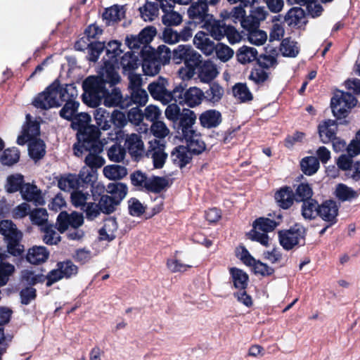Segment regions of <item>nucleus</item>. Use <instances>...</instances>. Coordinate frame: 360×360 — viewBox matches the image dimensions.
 Instances as JSON below:
<instances>
[{
    "mask_svg": "<svg viewBox=\"0 0 360 360\" xmlns=\"http://www.w3.org/2000/svg\"><path fill=\"white\" fill-rule=\"evenodd\" d=\"M168 184V181L165 178L159 176L148 177L146 191L159 193L162 191Z\"/></svg>",
    "mask_w": 360,
    "mask_h": 360,
    "instance_id": "obj_51",
    "label": "nucleus"
},
{
    "mask_svg": "<svg viewBox=\"0 0 360 360\" xmlns=\"http://www.w3.org/2000/svg\"><path fill=\"white\" fill-rule=\"evenodd\" d=\"M125 155L126 150L124 148L119 144H114L108 150V157L112 162H122L124 159Z\"/></svg>",
    "mask_w": 360,
    "mask_h": 360,
    "instance_id": "obj_56",
    "label": "nucleus"
},
{
    "mask_svg": "<svg viewBox=\"0 0 360 360\" xmlns=\"http://www.w3.org/2000/svg\"><path fill=\"white\" fill-rule=\"evenodd\" d=\"M294 199L292 191L288 187L281 188L275 194L278 205L283 209L289 208L292 205Z\"/></svg>",
    "mask_w": 360,
    "mask_h": 360,
    "instance_id": "obj_36",
    "label": "nucleus"
},
{
    "mask_svg": "<svg viewBox=\"0 0 360 360\" xmlns=\"http://www.w3.org/2000/svg\"><path fill=\"white\" fill-rule=\"evenodd\" d=\"M70 90H74L72 85L63 86L53 83L35 98L33 104L37 108L45 110L58 107L69 98Z\"/></svg>",
    "mask_w": 360,
    "mask_h": 360,
    "instance_id": "obj_2",
    "label": "nucleus"
},
{
    "mask_svg": "<svg viewBox=\"0 0 360 360\" xmlns=\"http://www.w3.org/2000/svg\"><path fill=\"white\" fill-rule=\"evenodd\" d=\"M79 179L75 174H69L62 176L58 181V187L65 191L78 188Z\"/></svg>",
    "mask_w": 360,
    "mask_h": 360,
    "instance_id": "obj_47",
    "label": "nucleus"
},
{
    "mask_svg": "<svg viewBox=\"0 0 360 360\" xmlns=\"http://www.w3.org/2000/svg\"><path fill=\"white\" fill-rule=\"evenodd\" d=\"M183 139L187 143L188 149L194 154H200L205 150V143L202 139L201 134L196 130Z\"/></svg>",
    "mask_w": 360,
    "mask_h": 360,
    "instance_id": "obj_24",
    "label": "nucleus"
},
{
    "mask_svg": "<svg viewBox=\"0 0 360 360\" xmlns=\"http://www.w3.org/2000/svg\"><path fill=\"white\" fill-rule=\"evenodd\" d=\"M306 230L300 224H296L288 230L278 232L279 242L282 247L290 250L298 245H303L305 243Z\"/></svg>",
    "mask_w": 360,
    "mask_h": 360,
    "instance_id": "obj_5",
    "label": "nucleus"
},
{
    "mask_svg": "<svg viewBox=\"0 0 360 360\" xmlns=\"http://www.w3.org/2000/svg\"><path fill=\"white\" fill-rule=\"evenodd\" d=\"M317 202L313 199L304 201L302 206V214L306 219H311L319 215Z\"/></svg>",
    "mask_w": 360,
    "mask_h": 360,
    "instance_id": "obj_46",
    "label": "nucleus"
},
{
    "mask_svg": "<svg viewBox=\"0 0 360 360\" xmlns=\"http://www.w3.org/2000/svg\"><path fill=\"white\" fill-rule=\"evenodd\" d=\"M57 224L60 233L65 232L69 226L78 229L84 224V216L77 212H72L70 214L61 212L57 217Z\"/></svg>",
    "mask_w": 360,
    "mask_h": 360,
    "instance_id": "obj_10",
    "label": "nucleus"
},
{
    "mask_svg": "<svg viewBox=\"0 0 360 360\" xmlns=\"http://www.w3.org/2000/svg\"><path fill=\"white\" fill-rule=\"evenodd\" d=\"M125 13L124 6L113 5L105 10L103 13V20L107 25H111L122 20Z\"/></svg>",
    "mask_w": 360,
    "mask_h": 360,
    "instance_id": "obj_21",
    "label": "nucleus"
},
{
    "mask_svg": "<svg viewBox=\"0 0 360 360\" xmlns=\"http://www.w3.org/2000/svg\"><path fill=\"white\" fill-rule=\"evenodd\" d=\"M160 4L165 13L162 17V22L167 27L177 26L181 23L182 16L172 10L174 7L172 4H169V1H167V2H160Z\"/></svg>",
    "mask_w": 360,
    "mask_h": 360,
    "instance_id": "obj_16",
    "label": "nucleus"
},
{
    "mask_svg": "<svg viewBox=\"0 0 360 360\" xmlns=\"http://www.w3.org/2000/svg\"><path fill=\"white\" fill-rule=\"evenodd\" d=\"M28 151L30 157L35 160H39L45 155V144L43 141L40 139L33 140L30 141L28 146Z\"/></svg>",
    "mask_w": 360,
    "mask_h": 360,
    "instance_id": "obj_45",
    "label": "nucleus"
},
{
    "mask_svg": "<svg viewBox=\"0 0 360 360\" xmlns=\"http://www.w3.org/2000/svg\"><path fill=\"white\" fill-rule=\"evenodd\" d=\"M30 217L32 222L41 227L47 225L48 213L44 208H37L30 213Z\"/></svg>",
    "mask_w": 360,
    "mask_h": 360,
    "instance_id": "obj_55",
    "label": "nucleus"
},
{
    "mask_svg": "<svg viewBox=\"0 0 360 360\" xmlns=\"http://www.w3.org/2000/svg\"><path fill=\"white\" fill-rule=\"evenodd\" d=\"M106 191L108 193H110L115 200L118 203L125 198L127 194L128 188L126 184L123 183L116 182L110 183L108 185Z\"/></svg>",
    "mask_w": 360,
    "mask_h": 360,
    "instance_id": "obj_39",
    "label": "nucleus"
},
{
    "mask_svg": "<svg viewBox=\"0 0 360 360\" xmlns=\"http://www.w3.org/2000/svg\"><path fill=\"white\" fill-rule=\"evenodd\" d=\"M280 50L283 56L294 58L299 53L300 47L296 41L290 38H285L281 42Z\"/></svg>",
    "mask_w": 360,
    "mask_h": 360,
    "instance_id": "obj_43",
    "label": "nucleus"
},
{
    "mask_svg": "<svg viewBox=\"0 0 360 360\" xmlns=\"http://www.w3.org/2000/svg\"><path fill=\"white\" fill-rule=\"evenodd\" d=\"M71 202L75 207L83 209L87 205L91 198L94 201L96 199L94 198L93 191H87L85 189L76 188L71 193Z\"/></svg>",
    "mask_w": 360,
    "mask_h": 360,
    "instance_id": "obj_19",
    "label": "nucleus"
},
{
    "mask_svg": "<svg viewBox=\"0 0 360 360\" xmlns=\"http://www.w3.org/2000/svg\"><path fill=\"white\" fill-rule=\"evenodd\" d=\"M162 65L161 62L157 59V57L152 54L146 58L144 57L142 69L145 75L154 76L160 72Z\"/></svg>",
    "mask_w": 360,
    "mask_h": 360,
    "instance_id": "obj_37",
    "label": "nucleus"
},
{
    "mask_svg": "<svg viewBox=\"0 0 360 360\" xmlns=\"http://www.w3.org/2000/svg\"><path fill=\"white\" fill-rule=\"evenodd\" d=\"M19 158L20 153L16 148H7L1 157V162L5 165H12L18 161Z\"/></svg>",
    "mask_w": 360,
    "mask_h": 360,
    "instance_id": "obj_57",
    "label": "nucleus"
},
{
    "mask_svg": "<svg viewBox=\"0 0 360 360\" xmlns=\"http://www.w3.org/2000/svg\"><path fill=\"white\" fill-rule=\"evenodd\" d=\"M22 198L29 202H32L35 205H43L45 200L40 189L37 186L31 184H25L20 189Z\"/></svg>",
    "mask_w": 360,
    "mask_h": 360,
    "instance_id": "obj_15",
    "label": "nucleus"
},
{
    "mask_svg": "<svg viewBox=\"0 0 360 360\" xmlns=\"http://www.w3.org/2000/svg\"><path fill=\"white\" fill-rule=\"evenodd\" d=\"M57 266H58L63 277L65 278H70L77 274V266L75 265L71 261L59 262L58 263Z\"/></svg>",
    "mask_w": 360,
    "mask_h": 360,
    "instance_id": "obj_63",
    "label": "nucleus"
},
{
    "mask_svg": "<svg viewBox=\"0 0 360 360\" xmlns=\"http://www.w3.org/2000/svg\"><path fill=\"white\" fill-rule=\"evenodd\" d=\"M0 233L2 234L6 240H20L22 233L19 231L16 226L11 220H3L0 221Z\"/></svg>",
    "mask_w": 360,
    "mask_h": 360,
    "instance_id": "obj_32",
    "label": "nucleus"
},
{
    "mask_svg": "<svg viewBox=\"0 0 360 360\" xmlns=\"http://www.w3.org/2000/svg\"><path fill=\"white\" fill-rule=\"evenodd\" d=\"M148 98V94L144 89H136L131 91V101L134 104H138L141 106L145 105Z\"/></svg>",
    "mask_w": 360,
    "mask_h": 360,
    "instance_id": "obj_64",
    "label": "nucleus"
},
{
    "mask_svg": "<svg viewBox=\"0 0 360 360\" xmlns=\"http://www.w3.org/2000/svg\"><path fill=\"white\" fill-rule=\"evenodd\" d=\"M229 272L236 288L245 290L248 285V275L243 270L236 267L229 269Z\"/></svg>",
    "mask_w": 360,
    "mask_h": 360,
    "instance_id": "obj_38",
    "label": "nucleus"
},
{
    "mask_svg": "<svg viewBox=\"0 0 360 360\" xmlns=\"http://www.w3.org/2000/svg\"><path fill=\"white\" fill-rule=\"evenodd\" d=\"M117 82L111 83L104 79L101 74L98 76L88 77L84 82L82 87L84 89L83 101L91 107H96L104 99V105L107 107L120 105L124 108L128 107L129 104L122 101V94L120 90L113 89L111 93H108L105 84L112 86Z\"/></svg>",
    "mask_w": 360,
    "mask_h": 360,
    "instance_id": "obj_1",
    "label": "nucleus"
},
{
    "mask_svg": "<svg viewBox=\"0 0 360 360\" xmlns=\"http://www.w3.org/2000/svg\"><path fill=\"white\" fill-rule=\"evenodd\" d=\"M8 257L6 252L0 250V287L6 285L15 271V266L6 262Z\"/></svg>",
    "mask_w": 360,
    "mask_h": 360,
    "instance_id": "obj_20",
    "label": "nucleus"
},
{
    "mask_svg": "<svg viewBox=\"0 0 360 360\" xmlns=\"http://www.w3.org/2000/svg\"><path fill=\"white\" fill-rule=\"evenodd\" d=\"M337 131V124L335 121L328 120L320 124L319 133L323 143H327L335 137Z\"/></svg>",
    "mask_w": 360,
    "mask_h": 360,
    "instance_id": "obj_30",
    "label": "nucleus"
},
{
    "mask_svg": "<svg viewBox=\"0 0 360 360\" xmlns=\"http://www.w3.org/2000/svg\"><path fill=\"white\" fill-rule=\"evenodd\" d=\"M139 11L144 21H153L158 16L159 9L157 4L146 2Z\"/></svg>",
    "mask_w": 360,
    "mask_h": 360,
    "instance_id": "obj_49",
    "label": "nucleus"
},
{
    "mask_svg": "<svg viewBox=\"0 0 360 360\" xmlns=\"http://www.w3.org/2000/svg\"><path fill=\"white\" fill-rule=\"evenodd\" d=\"M150 130L155 137L160 139L166 137L169 133V129L165 123L160 120L153 122Z\"/></svg>",
    "mask_w": 360,
    "mask_h": 360,
    "instance_id": "obj_62",
    "label": "nucleus"
},
{
    "mask_svg": "<svg viewBox=\"0 0 360 360\" xmlns=\"http://www.w3.org/2000/svg\"><path fill=\"white\" fill-rule=\"evenodd\" d=\"M167 80L160 77L158 80L150 83L148 86V89L154 99L160 101L164 105H167L171 102V97L167 90Z\"/></svg>",
    "mask_w": 360,
    "mask_h": 360,
    "instance_id": "obj_11",
    "label": "nucleus"
},
{
    "mask_svg": "<svg viewBox=\"0 0 360 360\" xmlns=\"http://www.w3.org/2000/svg\"><path fill=\"white\" fill-rule=\"evenodd\" d=\"M103 174L109 179H120L127 174V169L121 165H112L104 167Z\"/></svg>",
    "mask_w": 360,
    "mask_h": 360,
    "instance_id": "obj_44",
    "label": "nucleus"
},
{
    "mask_svg": "<svg viewBox=\"0 0 360 360\" xmlns=\"http://www.w3.org/2000/svg\"><path fill=\"white\" fill-rule=\"evenodd\" d=\"M224 89L218 84L213 83L204 93V98L213 103L219 102L224 95Z\"/></svg>",
    "mask_w": 360,
    "mask_h": 360,
    "instance_id": "obj_50",
    "label": "nucleus"
},
{
    "mask_svg": "<svg viewBox=\"0 0 360 360\" xmlns=\"http://www.w3.org/2000/svg\"><path fill=\"white\" fill-rule=\"evenodd\" d=\"M218 73L216 65L210 60L203 62L198 68V77L203 83L211 82Z\"/></svg>",
    "mask_w": 360,
    "mask_h": 360,
    "instance_id": "obj_27",
    "label": "nucleus"
},
{
    "mask_svg": "<svg viewBox=\"0 0 360 360\" xmlns=\"http://www.w3.org/2000/svg\"><path fill=\"white\" fill-rule=\"evenodd\" d=\"M184 104L194 108L201 103L204 98V92L199 88L190 87L184 93Z\"/></svg>",
    "mask_w": 360,
    "mask_h": 360,
    "instance_id": "obj_34",
    "label": "nucleus"
},
{
    "mask_svg": "<svg viewBox=\"0 0 360 360\" xmlns=\"http://www.w3.org/2000/svg\"><path fill=\"white\" fill-rule=\"evenodd\" d=\"M30 115H26V124L22 128V134L17 139L19 145L36 140L39 135V124L35 121H32Z\"/></svg>",
    "mask_w": 360,
    "mask_h": 360,
    "instance_id": "obj_13",
    "label": "nucleus"
},
{
    "mask_svg": "<svg viewBox=\"0 0 360 360\" xmlns=\"http://www.w3.org/2000/svg\"><path fill=\"white\" fill-rule=\"evenodd\" d=\"M121 43L118 41H110L106 47L107 58H103V66H102L99 74H101L104 79L111 83L119 82L120 75L116 71L117 65V57L122 52L120 49Z\"/></svg>",
    "mask_w": 360,
    "mask_h": 360,
    "instance_id": "obj_4",
    "label": "nucleus"
},
{
    "mask_svg": "<svg viewBox=\"0 0 360 360\" xmlns=\"http://www.w3.org/2000/svg\"><path fill=\"white\" fill-rule=\"evenodd\" d=\"M267 39V34L264 31L256 29L249 32V41L256 46L263 45Z\"/></svg>",
    "mask_w": 360,
    "mask_h": 360,
    "instance_id": "obj_61",
    "label": "nucleus"
},
{
    "mask_svg": "<svg viewBox=\"0 0 360 360\" xmlns=\"http://www.w3.org/2000/svg\"><path fill=\"white\" fill-rule=\"evenodd\" d=\"M125 146L131 156L139 157L142 155L144 150V144L139 134H131L125 141Z\"/></svg>",
    "mask_w": 360,
    "mask_h": 360,
    "instance_id": "obj_28",
    "label": "nucleus"
},
{
    "mask_svg": "<svg viewBox=\"0 0 360 360\" xmlns=\"http://www.w3.org/2000/svg\"><path fill=\"white\" fill-rule=\"evenodd\" d=\"M94 118L96 124L103 130L110 128V117L111 115L105 109L98 108L94 110Z\"/></svg>",
    "mask_w": 360,
    "mask_h": 360,
    "instance_id": "obj_42",
    "label": "nucleus"
},
{
    "mask_svg": "<svg viewBox=\"0 0 360 360\" xmlns=\"http://www.w3.org/2000/svg\"><path fill=\"white\" fill-rule=\"evenodd\" d=\"M171 159L174 165L180 168L184 167L191 160V152L187 147L179 146L174 148Z\"/></svg>",
    "mask_w": 360,
    "mask_h": 360,
    "instance_id": "obj_25",
    "label": "nucleus"
},
{
    "mask_svg": "<svg viewBox=\"0 0 360 360\" xmlns=\"http://www.w3.org/2000/svg\"><path fill=\"white\" fill-rule=\"evenodd\" d=\"M201 56L190 45H179L172 52V60L176 64L184 63L198 64Z\"/></svg>",
    "mask_w": 360,
    "mask_h": 360,
    "instance_id": "obj_9",
    "label": "nucleus"
},
{
    "mask_svg": "<svg viewBox=\"0 0 360 360\" xmlns=\"http://www.w3.org/2000/svg\"><path fill=\"white\" fill-rule=\"evenodd\" d=\"M49 257V252L44 246H33L27 251L26 259L32 264L45 262Z\"/></svg>",
    "mask_w": 360,
    "mask_h": 360,
    "instance_id": "obj_26",
    "label": "nucleus"
},
{
    "mask_svg": "<svg viewBox=\"0 0 360 360\" xmlns=\"http://www.w3.org/2000/svg\"><path fill=\"white\" fill-rule=\"evenodd\" d=\"M277 225L278 224L271 219L259 218L254 221L253 229L248 233L249 238L264 246H268L269 238L267 233L274 231Z\"/></svg>",
    "mask_w": 360,
    "mask_h": 360,
    "instance_id": "obj_6",
    "label": "nucleus"
},
{
    "mask_svg": "<svg viewBox=\"0 0 360 360\" xmlns=\"http://www.w3.org/2000/svg\"><path fill=\"white\" fill-rule=\"evenodd\" d=\"M234 97L240 102H247L252 100V94L245 84H236L233 88Z\"/></svg>",
    "mask_w": 360,
    "mask_h": 360,
    "instance_id": "obj_52",
    "label": "nucleus"
},
{
    "mask_svg": "<svg viewBox=\"0 0 360 360\" xmlns=\"http://www.w3.org/2000/svg\"><path fill=\"white\" fill-rule=\"evenodd\" d=\"M205 27L210 35L219 41L225 37L227 26L223 21L210 19L205 22Z\"/></svg>",
    "mask_w": 360,
    "mask_h": 360,
    "instance_id": "obj_35",
    "label": "nucleus"
},
{
    "mask_svg": "<svg viewBox=\"0 0 360 360\" xmlns=\"http://www.w3.org/2000/svg\"><path fill=\"white\" fill-rule=\"evenodd\" d=\"M335 194L337 198L342 201L349 200L357 196L356 191L342 184H340L337 186Z\"/></svg>",
    "mask_w": 360,
    "mask_h": 360,
    "instance_id": "obj_59",
    "label": "nucleus"
},
{
    "mask_svg": "<svg viewBox=\"0 0 360 360\" xmlns=\"http://www.w3.org/2000/svg\"><path fill=\"white\" fill-rule=\"evenodd\" d=\"M41 230L44 233L43 240L46 244L56 245L60 240V236L53 225H44Z\"/></svg>",
    "mask_w": 360,
    "mask_h": 360,
    "instance_id": "obj_40",
    "label": "nucleus"
},
{
    "mask_svg": "<svg viewBox=\"0 0 360 360\" xmlns=\"http://www.w3.org/2000/svg\"><path fill=\"white\" fill-rule=\"evenodd\" d=\"M319 165L317 158L313 156L303 158L300 163L302 172L307 175L315 174L319 168Z\"/></svg>",
    "mask_w": 360,
    "mask_h": 360,
    "instance_id": "obj_48",
    "label": "nucleus"
},
{
    "mask_svg": "<svg viewBox=\"0 0 360 360\" xmlns=\"http://www.w3.org/2000/svg\"><path fill=\"white\" fill-rule=\"evenodd\" d=\"M117 223L113 217H108L104 221L103 226L99 230L101 240L111 241L115 238Z\"/></svg>",
    "mask_w": 360,
    "mask_h": 360,
    "instance_id": "obj_33",
    "label": "nucleus"
},
{
    "mask_svg": "<svg viewBox=\"0 0 360 360\" xmlns=\"http://www.w3.org/2000/svg\"><path fill=\"white\" fill-rule=\"evenodd\" d=\"M149 148L147 151V156L153 160L155 168H162L167 158L165 152V144L161 140H151L149 142Z\"/></svg>",
    "mask_w": 360,
    "mask_h": 360,
    "instance_id": "obj_12",
    "label": "nucleus"
},
{
    "mask_svg": "<svg viewBox=\"0 0 360 360\" xmlns=\"http://www.w3.org/2000/svg\"><path fill=\"white\" fill-rule=\"evenodd\" d=\"M312 195L311 187L308 184L302 183L297 186L294 198L297 201L304 202L311 199Z\"/></svg>",
    "mask_w": 360,
    "mask_h": 360,
    "instance_id": "obj_58",
    "label": "nucleus"
},
{
    "mask_svg": "<svg viewBox=\"0 0 360 360\" xmlns=\"http://www.w3.org/2000/svg\"><path fill=\"white\" fill-rule=\"evenodd\" d=\"M193 43L197 49L207 56H210L214 52V43L204 32L200 31L195 34Z\"/></svg>",
    "mask_w": 360,
    "mask_h": 360,
    "instance_id": "obj_22",
    "label": "nucleus"
},
{
    "mask_svg": "<svg viewBox=\"0 0 360 360\" xmlns=\"http://www.w3.org/2000/svg\"><path fill=\"white\" fill-rule=\"evenodd\" d=\"M99 139H91L86 141L84 135H80L79 142L74 145V153L79 157L84 152H89L85 158L86 166L91 168H98L105 164V160L99 155L103 150V146Z\"/></svg>",
    "mask_w": 360,
    "mask_h": 360,
    "instance_id": "obj_3",
    "label": "nucleus"
},
{
    "mask_svg": "<svg viewBox=\"0 0 360 360\" xmlns=\"http://www.w3.org/2000/svg\"><path fill=\"white\" fill-rule=\"evenodd\" d=\"M119 204L116 200L108 195H102L98 201L101 210L104 214L112 213Z\"/></svg>",
    "mask_w": 360,
    "mask_h": 360,
    "instance_id": "obj_53",
    "label": "nucleus"
},
{
    "mask_svg": "<svg viewBox=\"0 0 360 360\" xmlns=\"http://www.w3.org/2000/svg\"><path fill=\"white\" fill-rule=\"evenodd\" d=\"M71 126L72 129L77 130V139L79 142L80 135H84L88 139H99L100 132L98 130L89 125L91 117L88 113L81 112L76 114L72 120Z\"/></svg>",
    "mask_w": 360,
    "mask_h": 360,
    "instance_id": "obj_8",
    "label": "nucleus"
},
{
    "mask_svg": "<svg viewBox=\"0 0 360 360\" xmlns=\"http://www.w3.org/2000/svg\"><path fill=\"white\" fill-rule=\"evenodd\" d=\"M257 56L256 49L243 46L240 47L237 52V58L238 62L242 64H246L254 61Z\"/></svg>",
    "mask_w": 360,
    "mask_h": 360,
    "instance_id": "obj_41",
    "label": "nucleus"
},
{
    "mask_svg": "<svg viewBox=\"0 0 360 360\" xmlns=\"http://www.w3.org/2000/svg\"><path fill=\"white\" fill-rule=\"evenodd\" d=\"M23 176L20 174H15L9 176L7 178L6 191L8 193H14L20 191L21 187L24 185Z\"/></svg>",
    "mask_w": 360,
    "mask_h": 360,
    "instance_id": "obj_54",
    "label": "nucleus"
},
{
    "mask_svg": "<svg viewBox=\"0 0 360 360\" xmlns=\"http://www.w3.org/2000/svg\"><path fill=\"white\" fill-rule=\"evenodd\" d=\"M285 22L289 26H301L305 22V13L300 7L290 8L284 17Z\"/></svg>",
    "mask_w": 360,
    "mask_h": 360,
    "instance_id": "obj_31",
    "label": "nucleus"
},
{
    "mask_svg": "<svg viewBox=\"0 0 360 360\" xmlns=\"http://www.w3.org/2000/svg\"><path fill=\"white\" fill-rule=\"evenodd\" d=\"M188 17L196 22H207L212 18L208 14L207 6L198 1L193 3L188 9Z\"/></svg>",
    "mask_w": 360,
    "mask_h": 360,
    "instance_id": "obj_17",
    "label": "nucleus"
},
{
    "mask_svg": "<svg viewBox=\"0 0 360 360\" xmlns=\"http://www.w3.org/2000/svg\"><path fill=\"white\" fill-rule=\"evenodd\" d=\"M179 120V133L182 137L188 136L195 129L194 124L196 121L195 112L189 109H184L180 115Z\"/></svg>",
    "mask_w": 360,
    "mask_h": 360,
    "instance_id": "obj_14",
    "label": "nucleus"
},
{
    "mask_svg": "<svg viewBox=\"0 0 360 360\" xmlns=\"http://www.w3.org/2000/svg\"><path fill=\"white\" fill-rule=\"evenodd\" d=\"M338 207L335 202L328 200L319 207V216L324 221L331 224L336 222Z\"/></svg>",
    "mask_w": 360,
    "mask_h": 360,
    "instance_id": "obj_18",
    "label": "nucleus"
},
{
    "mask_svg": "<svg viewBox=\"0 0 360 360\" xmlns=\"http://www.w3.org/2000/svg\"><path fill=\"white\" fill-rule=\"evenodd\" d=\"M356 103L354 96L350 93L338 91L331 99V108L333 115L338 119L345 117L349 110Z\"/></svg>",
    "mask_w": 360,
    "mask_h": 360,
    "instance_id": "obj_7",
    "label": "nucleus"
},
{
    "mask_svg": "<svg viewBox=\"0 0 360 360\" xmlns=\"http://www.w3.org/2000/svg\"><path fill=\"white\" fill-rule=\"evenodd\" d=\"M214 51H215L217 57L223 62L228 61L233 55V51L227 45L221 43L214 45Z\"/></svg>",
    "mask_w": 360,
    "mask_h": 360,
    "instance_id": "obj_60",
    "label": "nucleus"
},
{
    "mask_svg": "<svg viewBox=\"0 0 360 360\" xmlns=\"http://www.w3.org/2000/svg\"><path fill=\"white\" fill-rule=\"evenodd\" d=\"M200 124L207 129L217 127L221 122V115L216 110H208L199 117Z\"/></svg>",
    "mask_w": 360,
    "mask_h": 360,
    "instance_id": "obj_29",
    "label": "nucleus"
},
{
    "mask_svg": "<svg viewBox=\"0 0 360 360\" xmlns=\"http://www.w3.org/2000/svg\"><path fill=\"white\" fill-rule=\"evenodd\" d=\"M75 89L70 90L69 98L65 101L66 103L60 110V117L68 120H72L77 114L79 105V103L75 100Z\"/></svg>",
    "mask_w": 360,
    "mask_h": 360,
    "instance_id": "obj_23",
    "label": "nucleus"
}]
</instances>
